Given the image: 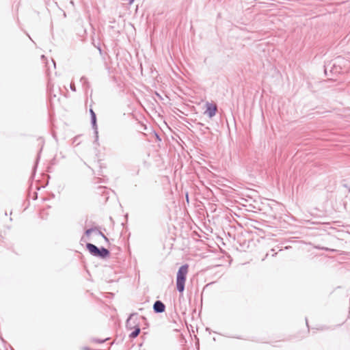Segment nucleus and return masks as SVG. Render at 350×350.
<instances>
[{
  "mask_svg": "<svg viewBox=\"0 0 350 350\" xmlns=\"http://www.w3.org/2000/svg\"><path fill=\"white\" fill-rule=\"evenodd\" d=\"M347 63V61L345 58L338 56L325 64V74L328 75L327 72L329 71L332 76L337 75L342 72L343 68L345 67Z\"/></svg>",
  "mask_w": 350,
  "mask_h": 350,
  "instance_id": "1",
  "label": "nucleus"
},
{
  "mask_svg": "<svg viewBox=\"0 0 350 350\" xmlns=\"http://www.w3.org/2000/svg\"><path fill=\"white\" fill-rule=\"evenodd\" d=\"M188 270L189 265L184 264L179 267L178 272L176 273V288L179 293H182L185 291V286Z\"/></svg>",
  "mask_w": 350,
  "mask_h": 350,
  "instance_id": "2",
  "label": "nucleus"
},
{
  "mask_svg": "<svg viewBox=\"0 0 350 350\" xmlns=\"http://www.w3.org/2000/svg\"><path fill=\"white\" fill-rule=\"evenodd\" d=\"M86 249L92 256L98 257L100 259H105L110 255V252L108 249L104 247H98L91 243H86Z\"/></svg>",
  "mask_w": 350,
  "mask_h": 350,
  "instance_id": "3",
  "label": "nucleus"
},
{
  "mask_svg": "<svg viewBox=\"0 0 350 350\" xmlns=\"http://www.w3.org/2000/svg\"><path fill=\"white\" fill-rule=\"evenodd\" d=\"M136 326L139 325L138 317L137 313L131 314L126 322V327L127 329H135Z\"/></svg>",
  "mask_w": 350,
  "mask_h": 350,
  "instance_id": "4",
  "label": "nucleus"
},
{
  "mask_svg": "<svg viewBox=\"0 0 350 350\" xmlns=\"http://www.w3.org/2000/svg\"><path fill=\"white\" fill-rule=\"evenodd\" d=\"M90 118H91L92 126L93 129L94 130L95 142H97L98 140V133L96 115L92 109H90Z\"/></svg>",
  "mask_w": 350,
  "mask_h": 350,
  "instance_id": "5",
  "label": "nucleus"
},
{
  "mask_svg": "<svg viewBox=\"0 0 350 350\" xmlns=\"http://www.w3.org/2000/svg\"><path fill=\"white\" fill-rule=\"evenodd\" d=\"M206 111L205 113L207 114L208 118H212L213 116H215L217 111V107L215 104L206 103Z\"/></svg>",
  "mask_w": 350,
  "mask_h": 350,
  "instance_id": "6",
  "label": "nucleus"
},
{
  "mask_svg": "<svg viewBox=\"0 0 350 350\" xmlns=\"http://www.w3.org/2000/svg\"><path fill=\"white\" fill-rule=\"evenodd\" d=\"M165 305L160 300L156 301L153 304V311L154 313L159 314L165 312Z\"/></svg>",
  "mask_w": 350,
  "mask_h": 350,
  "instance_id": "7",
  "label": "nucleus"
},
{
  "mask_svg": "<svg viewBox=\"0 0 350 350\" xmlns=\"http://www.w3.org/2000/svg\"><path fill=\"white\" fill-rule=\"evenodd\" d=\"M80 81L81 83H82V86L83 88L87 90L88 88H90V83L88 81V79L87 77H82L80 79Z\"/></svg>",
  "mask_w": 350,
  "mask_h": 350,
  "instance_id": "8",
  "label": "nucleus"
},
{
  "mask_svg": "<svg viewBox=\"0 0 350 350\" xmlns=\"http://www.w3.org/2000/svg\"><path fill=\"white\" fill-rule=\"evenodd\" d=\"M141 329L139 326H136L134 330L129 334V338H136L140 333Z\"/></svg>",
  "mask_w": 350,
  "mask_h": 350,
  "instance_id": "9",
  "label": "nucleus"
},
{
  "mask_svg": "<svg viewBox=\"0 0 350 350\" xmlns=\"http://www.w3.org/2000/svg\"><path fill=\"white\" fill-rule=\"evenodd\" d=\"M96 230H98V228L97 227H92V228H90L89 229H87L85 231V235L86 237H89L92 232H96Z\"/></svg>",
  "mask_w": 350,
  "mask_h": 350,
  "instance_id": "10",
  "label": "nucleus"
},
{
  "mask_svg": "<svg viewBox=\"0 0 350 350\" xmlns=\"http://www.w3.org/2000/svg\"><path fill=\"white\" fill-rule=\"evenodd\" d=\"M108 339H109V338H104V339H99V338H91V341L94 342H96V343L102 344V343H104L105 342H106Z\"/></svg>",
  "mask_w": 350,
  "mask_h": 350,
  "instance_id": "11",
  "label": "nucleus"
},
{
  "mask_svg": "<svg viewBox=\"0 0 350 350\" xmlns=\"http://www.w3.org/2000/svg\"><path fill=\"white\" fill-rule=\"evenodd\" d=\"M94 232L96 233L98 235L102 237L106 242H109V239L100 230H99L98 228V230H96V232Z\"/></svg>",
  "mask_w": 350,
  "mask_h": 350,
  "instance_id": "12",
  "label": "nucleus"
},
{
  "mask_svg": "<svg viewBox=\"0 0 350 350\" xmlns=\"http://www.w3.org/2000/svg\"><path fill=\"white\" fill-rule=\"evenodd\" d=\"M107 188L105 187H98V193L105 194Z\"/></svg>",
  "mask_w": 350,
  "mask_h": 350,
  "instance_id": "13",
  "label": "nucleus"
},
{
  "mask_svg": "<svg viewBox=\"0 0 350 350\" xmlns=\"http://www.w3.org/2000/svg\"><path fill=\"white\" fill-rule=\"evenodd\" d=\"M70 89L73 92H75L76 91V88H75V85L74 83H70Z\"/></svg>",
  "mask_w": 350,
  "mask_h": 350,
  "instance_id": "14",
  "label": "nucleus"
},
{
  "mask_svg": "<svg viewBox=\"0 0 350 350\" xmlns=\"http://www.w3.org/2000/svg\"><path fill=\"white\" fill-rule=\"evenodd\" d=\"M321 249L325 250V251H331V252H335L336 251L335 250L329 249L328 247H322Z\"/></svg>",
  "mask_w": 350,
  "mask_h": 350,
  "instance_id": "15",
  "label": "nucleus"
},
{
  "mask_svg": "<svg viewBox=\"0 0 350 350\" xmlns=\"http://www.w3.org/2000/svg\"><path fill=\"white\" fill-rule=\"evenodd\" d=\"M139 172H140V168H139V167H137V169L136 170V171H135V172L133 174V175H135V176H137V175H139Z\"/></svg>",
  "mask_w": 350,
  "mask_h": 350,
  "instance_id": "16",
  "label": "nucleus"
},
{
  "mask_svg": "<svg viewBox=\"0 0 350 350\" xmlns=\"http://www.w3.org/2000/svg\"><path fill=\"white\" fill-rule=\"evenodd\" d=\"M83 350H92V349L88 347H83Z\"/></svg>",
  "mask_w": 350,
  "mask_h": 350,
  "instance_id": "17",
  "label": "nucleus"
},
{
  "mask_svg": "<svg viewBox=\"0 0 350 350\" xmlns=\"http://www.w3.org/2000/svg\"><path fill=\"white\" fill-rule=\"evenodd\" d=\"M128 1H129V4H132L135 0H128Z\"/></svg>",
  "mask_w": 350,
  "mask_h": 350,
  "instance_id": "18",
  "label": "nucleus"
},
{
  "mask_svg": "<svg viewBox=\"0 0 350 350\" xmlns=\"http://www.w3.org/2000/svg\"><path fill=\"white\" fill-rule=\"evenodd\" d=\"M140 318H141L142 319L144 320V321H146V317H143V316L140 317Z\"/></svg>",
  "mask_w": 350,
  "mask_h": 350,
  "instance_id": "19",
  "label": "nucleus"
},
{
  "mask_svg": "<svg viewBox=\"0 0 350 350\" xmlns=\"http://www.w3.org/2000/svg\"><path fill=\"white\" fill-rule=\"evenodd\" d=\"M156 135H157V139H158L161 140V139H160L159 136L157 134H156Z\"/></svg>",
  "mask_w": 350,
  "mask_h": 350,
  "instance_id": "20",
  "label": "nucleus"
},
{
  "mask_svg": "<svg viewBox=\"0 0 350 350\" xmlns=\"http://www.w3.org/2000/svg\"><path fill=\"white\" fill-rule=\"evenodd\" d=\"M52 62L54 64V66H55V61L53 59H52Z\"/></svg>",
  "mask_w": 350,
  "mask_h": 350,
  "instance_id": "21",
  "label": "nucleus"
},
{
  "mask_svg": "<svg viewBox=\"0 0 350 350\" xmlns=\"http://www.w3.org/2000/svg\"><path fill=\"white\" fill-rule=\"evenodd\" d=\"M276 254H277V253H276V252H274V253L272 254V256H275Z\"/></svg>",
  "mask_w": 350,
  "mask_h": 350,
  "instance_id": "22",
  "label": "nucleus"
},
{
  "mask_svg": "<svg viewBox=\"0 0 350 350\" xmlns=\"http://www.w3.org/2000/svg\"><path fill=\"white\" fill-rule=\"evenodd\" d=\"M306 325H307V326L308 327V320H307V319H306Z\"/></svg>",
  "mask_w": 350,
  "mask_h": 350,
  "instance_id": "23",
  "label": "nucleus"
},
{
  "mask_svg": "<svg viewBox=\"0 0 350 350\" xmlns=\"http://www.w3.org/2000/svg\"><path fill=\"white\" fill-rule=\"evenodd\" d=\"M187 200H189L188 194L186 195Z\"/></svg>",
  "mask_w": 350,
  "mask_h": 350,
  "instance_id": "24",
  "label": "nucleus"
},
{
  "mask_svg": "<svg viewBox=\"0 0 350 350\" xmlns=\"http://www.w3.org/2000/svg\"><path fill=\"white\" fill-rule=\"evenodd\" d=\"M81 241H85V240H84V237H83L81 238Z\"/></svg>",
  "mask_w": 350,
  "mask_h": 350,
  "instance_id": "25",
  "label": "nucleus"
},
{
  "mask_svg": "<svg viewBox=\"0 0 350 350\" xmlns=\"http://www.w3.org/2000/svg\"><path fill=\"white\" fill-rule=\"evenodd\" d=\"M274 251H275L274 249L271 250V252H274Z\"/></svg>",
  "mask_w": 350,
  "mask_h": 350,
  "instance_id": "26",
  "label": "nucleus"
},
{
  "mask_svg": "<svg viewBox=\"0 0 350 350\" xmlns=\"http://www.w3.org/2000/svg\"><path fill=\"white\" fill-rule=\"evenodd\" d=\"M12 350H14L13 349H12Z\"/></svg>",
  "mask_w": 350,
  "mask_h": 350,
  "instance_id": "27",
  "label": "nucleus"
}]
</instances>
